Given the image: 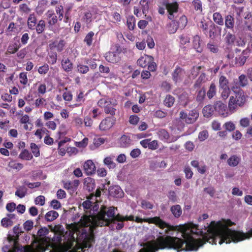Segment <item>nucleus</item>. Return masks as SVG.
<instances>
[{"instance_id": "obj_21", "label": "nucleus", "mask_w": 252, "mask_h": 252, "mask_svg": "<svg viewBox=\"0 0 252 252\" xmlns=\"http://www.w3.org/2000/svg\"><path fill=\"white\" fill-rule=\"evenodd\" d=\"M214 111V105H207L203 108L202 113L205 117L209 118L213 115Z\"/></svg>"}, {"instance_id": "obj_56", "label": "nucleus", "mask_w": 252, "mask_h": 252, "mask_svg": "<svg viewBox=\"0 0 252 252\" xmlns=\"http://www.w3.org/2000/svg\"><path fill=\"white\" fill-rule=\"evenodd\" d=\"M20 11L28 14L31 11V8L26 3H23L19 5Z\"/></svg>"}, {"instance_id": "obj_20", "label": "nucleus", "mask_w": 252, "mask_h": 252, "mask_svg": "<svg viewBox=\"0 0 252 252\" xmlns=\"http://www.w3.org/2000/svg\"><path fill=\"white\" fill-rule=\"evenodd\" d=\"M201 37L198 35H195L193 38L192 44L193 48L198 53L203 51V48L200 46Z\"/></svg>"}, {"instance_id": "obj_9", "label": "nucleus", "mask_w": 252, "mask_h": 252, "mask_svg": "<svg viewBox=\"0 0 252 252\" xmlns=\"http://www.w3.org/2000/svg\"><path fill=\"white\" fill-rule=\"evenodd\" d=\"M221 32V27L214 23H210L207 36H208L211 39H214L219 36H220Z\"/></svg>"}, {"instance_id": "obj_6", "label": "nucleus", "mask_w": 252, "mask_h": 252, "mask_svg": "<svg viewBox=\"0 0 252 252\" xmlns=\"http://www.w3.org/2000/svg\"><path fill=\"white\" fill-rule=\"evenodd\" d=\"M186 76V71L177 65L172 73V79L175 84L181 82Z\"/></svg>"}, {"instance_id": "obj_1", "label": "nucleus", "mask_w": 252, "mask_h": 252, "mask_svg": "<svg viewBox=\"0 0 252 252\" xmlns=\"http://www.w3.org/2000/svg\"><path fill=\"white\" fill-rule=\"evenodd\" d=\"M115 209L117 210V208L113 206L107 208L102 206L96 216H84L79 222L66 224V228L69 232V235L73 237V235L76 233L77 239L82 242L83 248H91L95 242L94 227L108 226L115 223V221H125V217L120 214L115 215Z\"/></svg>"}, {"instance_id": "obj_18", "label": "nucleus", "mask_w": 252, "mask_h": 252, "mask_svg": "<svg viewBox=\"0 0 252 252\" xmlns=\"http://www.w3.org/2000/svg\"><path fill=\"white\" fill-rule=\"evenodd\" d=\"M61 64L63 69L66 72H70L73 69V63L68 58L63 59Z\"/></svg>"}, {"instance_id": "obj_23", "label": "nucleus", "mask_w": 252, "mask_h": 252, "mask_svg": "<svg viewBox=\"0 0 252 252\" xmlns=\"http://www.w3.org/2000/svg\"><path fill=\"white\" fill-rule=\"evenodd\" d=\"M37 23V19L34 13L31 14L28 19V27L30 30L34 29Z\"/></svg>"}, {"instance_id": "obj_63", "label": "nucleus", "mask_w": 252, "mask_h": 252, "mask_svg": "<svg viewBox=\"0 0 252 252\" xmlns=\"http://www.w3.org/2000/svg\"><path fill=\"white\" fill-rule=\"evenodd\" d=\"M208 137V132L205 130L200 131L198 134V139L200 141H203Z\"/></svg>"}, {"instance_id": "obj_50", "label": "nucleus", "mask_w": 252, "mask_h": 252, "mask_svg": "<svg viewBox=\"0 0 252 252\" xmlns=\"http://www.w3.org/2000/svg\"><path fill=\"white\" fill-rule=\"evenodd\" d=\"M241 87H242L241 86H240V84L239 83V81L237 80H234L233 81L231 89L234 93L237 91L243 90L241 88Z\"/></svg>"}, {"instance_id": "obj_17", "label": "nucleus", "mask_w": 252, "mask_h": 252, "mask_svg": "<svg viewBox=\"0 0 252 252\" xmlns=\"http://www.w3.org/2000/svg\"><path fill=\"white\" fill-rule=\"evenodd\" d=\"M85 189L89 192L92 191L95 187V180L90 177H88L84 180Z\"/></svg>"}, {"instance_id": "obj_15", "label": "nucleus", "mask_w": 252, "mask_h": 252, "mask_svg": "<svg viewBox=\"0 0 252 252\" xmlns=\"http://www.w3.org/2000/svg\"><path fill=\"white\" fill-rule=\"evenodd\" d=\"M108 191L110 196L116 198L122 197L124 194L122 189L118 186L110 187L109 188Z\"/></svg>"}, {"instance_id": "obj_57", "label": "nucleus", "mask_w": 252, "mask_h": 252, "mask_svg": "<svg viewBox=\"0 0 252 252\" xmlns=\"http://www.w3.org/2000/svg\"><path fill=\"white\" fill-rule=\"evenodd\" d=\"M20 82L23 85H26L28 83L27 72H21L19 74Z\"/></svg>"}, {"instance_id": "obj_53", "label": "nucleus", "mask_w": 252, "mask_h": 252, "mask_svg": "<svg viewBox=\"0 0 252 252\" xmlns=\"http://www.w3.org/2000/svg\"><path fill=\"white\" fill-rule=\"evenodd\" d=\"M188 23V19L186 16L182 15L179 19L178 24L179 27L184 28Z\"/></svg>"}, {"instance_id": "obj_22", "label": "nucleus", "mask_w": 252, "mask_h": 252, "mask_svg": "<svg viewBox=\"0 0 252 252\" xmlns=\"http://www.w3.org/2000/svg\"><path fill=\"white\" fill-rule=\"evenodd\" d=\"M213 20L214 23L218 25L223 26L224 25V19L220 12H216L213 13Z\"/></svg>"}, {"instance_id": "obj_41", "label": "nucleus", "mask_w": 252, "mask_h": 252, "mask_svg": "<svg viewBox=\"0 0 252 252\" xmlns=\"http://www.w3.org/2000/svg\"><path fill=\"white\" fill-rule=\"evenodd\" d=\"M244 53V52L242 54ZM247 58L243 54H241L235 58V64L238 66L243 65L246 62Z\"/></svg>"}, {"instance_id": "obj_30", "label": "nucleus", "mask_w": 252, "mask_h": 252, "mask_svg": "<svg viewBox=\"0 0 252 252\" xmlns=\"http://www.w3.org/2000/svg\"><path fill=\"white\" fill-rule=\"evenodd\" d=\"M18 27L14 22L9 23L8 27L6 30V32L7 34L12 35L14 34L17 32Z\"/></svg>"}, {"instance_id": "obj_27", "label": "nucleus", "mask_w": 252, "mask_h": 252, "mask_svg": "<svg viewBox=\"0 0 252 252\" xmlns=\"http://www.w3.org/2000/svg\"><path fill=\"white\" fill-rule=\"evenodd\" d=\"M158 135L159 138L164 142H168V140L169 139V134L164 129H161L158 131Z\"/></svg>"}, {"instance_id": "obj_59", "label": "nucleus", "mask_w": 252, "mask_h": 252, "mask_svg": "<svg viewBox=\"0 0 252 252\" xmlns=\"http://www.w3.org/2000/svg\"><path fill=\"white\" fill-rule=\"evenodd\" d=\"M23 225L24 229L29 231L33 228V222L32 220H28L24 222Z\"/></svg>"}, {"instance_id": "obj_12", "label": "nucleus", "mask_w": 252, "mask_h": 252, "mask_svg": "<svg viewBox=\"0 0 252 252\" xmlns=\"http://www.w3.org/2000/svg\"><path fill=\"white\" fill-rule=\"evenodd\" d=\"M224 31L230 30L233 32L234 30L235 19L233 15L228 14L224 17Z\"/></svg>"}, {"instance_id": "obj_16", "label": "nucleus", "mask_w": 252, "mask_h": 252, "mask_svg": "<svg viewBox=\"0 0 252 252\" xmlns=\"http://www.w3.org/2000/svg\"><path fill=\"white\" fill-rule=\"evenodd\" d=\"M106 60L111 63H115L120 61L119 54L117 52H108L105 54Z\"/></svg>"}, {"instance_id": "obj_8", "label": "nucleus", "mask_w": 252, "mask_h": 252, "mask_svg": "<svg viewBox=\"0 0 252 252\" xmlns=\"http://www.w3.org/2000/svg\"><path fill=\"white\" fill-rule=\"evenodd\" d=\"M116 119L114 117H107L102 120L100 122L99 128L101 131H106L110 129L114 125Z\"/></svg>"}, {"instance_id": "obj_52", "label": "nucleus", "mask_w": 252, "mask_h": 252, "mask_svg": "<svg viewBox=\"0 0 252 252\" xmlns=\"http://www.w3.org/2000/svg\"><path fill=\"white\" fill-rule=\"evenodd\" d=\"M104 163L107 165L109 168H114L116 167V164L113 162L111 157H106L104 159Z\"/></svg>"}, {"instance_id": "obj_32", "label": "nucleus", "mask_w": 252, "mask_h": 252, "mask_svg": "<svg viewBox=\"0 0 252 252\" xmlns=\"http://www.w3.org/2000/svg\"><path fill=\"white\" fill-rule=\"evenodd\" d=\"M75 100L76 103L73 105V106L75 107L80 106L82 103H83L85 99L84 98V94L83 92L81 91L77 95L76 98H75Z\"/></svg>"}, {"instance_id": "obj_4", "label": "nucleus", "mask_w": 252, "mask_h": 252, "mask_svg": "<svg viewBox=\"0 0 252 252\" xmlns=\"http://www.w3.org/2000/svg\"><path fill=\"white\" fill-rule=\"evenodd\" d=\"M162 5L167 10L168 18L171 20H174L175 18L174 14L177 13L179 9V4L177 2L164 1Z\"/></svg>"}, {"instance_id": "obj_28", "label": "nucleus", "mask_w": 252, "mask_h": 252, "mask_svg": "<svg viewBox=\"0 0 252 252\" xmlns=\"http://www.w3.org/2000/svg\"><path fill=\"white\" fill-rule=\"evenodd\" d=\"M59 217V214L55 211H50L45 215V219L47 221H52Z\"/></svg>"}, {"instance_id": "obj_7", "label": "nucleus", "mask_w": 252, "mask_h": 252, "mask_svg": "<svg viewBox=\"0 0 252 252\" xmlns=\"http://www.w3.org/2000/svg\"><path fill=\"white\" fill-rule=\"evenodd\" d=\"M214 110L217 115L225 118L228 116L227 106L220 101H216L214 103Z\"/></svg>"}, {"instance_id": "obj_26", "label": "nucleus", "mask_w": 252, "mask_h": 252, "mask_svg": "<svg viewBox=\"0 0 252 252\" xmlns=\"http://www.w3.org/2000/svg\"><path fill=\"white\" fill-rule=\"evenodd\" d=\"M131 143V140L128 136L123 135L120 139V144L121 147L126 148L130 146Z\"/></svg>"}, {"instance_id": "obj_54", "label": "nucleus", "mask_w": 252, "mask_h": 252, "mask_svg": "<svg viewBox=\"0 0 252 252\" xmlns=\"http://www.w3.org/2000/svg\"><path fill=\"white\" fill-rule=\"evenodd\" d=\"M49 70V65L45 63L43 65L39 67L38 72L41 75H44L48 72Z\"/></svg>"}, {"instance_id": "obj_31", "label": "nucleus", "mask_w": 252, "mask_h": 252, "mask_svg": "<svg viewBox=\"0 0 252 252\" xmlns=\"http://www.w3.org/2000/svg\"><path fill=\"white\" fill-rule=\"evenodd\" d=\"M135 18L133 16H129L127 17L126 20V26L129 30L132 31L134 30L135 27Z\"/></svg>"}, {"instance_id": "obj_34", "label": "nucleus", "mask_w": 252, "mask_h": 252, "mask_svg": "<svg viewBox=\"0 0 252 252\" xmlns=\"http://www.w3.org/2000/svg\"><path fill=\"white\" fill-rule=\"evenodd\" d=\"M27 193V189L24 186H20L17 189L15 192V195L17 196L20 198H22L25 196Z\"/></svg>"}, {"instance_id": "obj_14", "label": "nucleus", "mask_w": 252, "mask_h": 252, "mask_svg": "<svg viewBox=\"0 0 252 252\" xmlns=\"http://www.w3.org/2000/svg\"><path fill=\"white\" fill-rule=\"evenodd\" d=\"M152 60H154V58L152 56L144 55L137 60V63L139 66L145 68L152 62Z\"/></svg>"}, {"instance_id": "obj_55", "label": "nucleus", "mask_w": 252, "mask_h": 252, "mask_svg": "<svg viewBox=\"0 0 252 252\" xmlns=\"http://www.w3.org/2000/svg\"><path fill=\"white\" fill-rule=\"evenodd\" d=\"M207 47L210 52L213 53H217L219 51L218 46L213 43H208L207 44Z\"/></svg>"}, {"instance_id": "obj_44", "label": "nucleus", "mask_w": 252, "mask_h": 252, "mask_svg": "<svg viewBox=\"0 0 252 252\" xmlns=\"http://www.w3.org/2000/svg\"><path fill=\"white\" fill-rule=\"evenodd\" d=\"M30 147L32 154L35 157H38L40 156L39 148L35 143H31Z\"/></svg>"}, {"instance_id": "obj_47", "label": "nucleus", "mask_w": 252, "mask_h": 252, "mask_svg": "<svg viewBox=\"0 0 252 252\" xmlns=\"http://www.w3.org/2000/svg\"><path fill=\"white\" fill-rule=\"evenodd\" d=\"M8 166L11 169L19 170L23 168V165L22 163L16 162L14 161H11L9 162Z\"/></svg>"}, {"instance_id": "obj_43", "label": "nucleus", "mask_w": 252, "mask_h": 252, "mask_svg": "<svg viewBox=\"0 0 252 252\" xmlns=\"http://www.w3.org/2000/svg\"><path fill=\"white\" fill-rule=\"evenodd\" d=\"M223 127L225 128V130L229 132L234 131L236 128L235 124L231 121L225 123L223 125Z\"/></svg>"}, {"instance_id": "obj_58", "label": "nucleus", "mask_w": 252, "mask_h": 252, "mask_svg": "<svg viewBox=\"0 0 252 252\" xmlns=\"http://www.w3.org/2000/svg\"><path fill=\"white\" fill-rule=\"evenodd\" d=\"M141 207L144 209H152L153 208V204L149 201L143 200L141 203Z\"/></svg>"}, {"instance_id": "obj_45", "label": "nucleus", "mask_w": 252, "mask_h": 252, "mask_svg": "<svg viewBox=\"0 0 252 252\" xmlns=\"http://www.w3.org/2000/svg\"><path fill=\"white\" fill-rule=\"evenodd\" d=\"M206 95L205 89L203 88L199 90L196 96V101L199 102H201L204 99Z\"/></svg>"}, {"instance_id": "obj_3", "label": "nucleus", "mask_w": 252, "mask_h": 252, "mask_svg": "<svg viewBox=\"0 0 252 252\" xmlns=\"http://www.w3.org/2000/svg\"><path fill=\"white\" fill-rule=\"evenodd\" d=\"M235 96H231L228 102V108L230 111H234L237 105L243 106L246 101V97L243 90L234 92Z\"/></svg>"}, {"instance_id": "obj_36", "label": "nucleus", "mask_w": 252, "mask_h": 252, "mask_svg": "<svg viewBox=\"0 0 252 252\" xmlns=\"http://www.w3.org/2000/svg\"><path fill=\"white\" fill-rule=\"evenodd\" d=\"M228 80L224 76H221L219 78V87L220 89L229 88Z\"/></svg>"}, {"instance_id": "obj_60", "label": "nucleus", "mask_w": 252, "mask_h": 252, "mask_svg": "<svg viewBox=\"0 0 252 252\" xmlns=\"http://www.w3.org/2000/svg\"><path fill=\"white\" fill-rule=\"evenodd\" d=\"M93 13L89 10L86 11L83 16V19L87 23H90L92 20Z\"/></svg>"}, {"instance_id": "obj_5", "label": "nucleus", "mask_w": 252, "mask_h": 252, "mask_svg": "<svg viewBox=\"0 0 252 252\" xmlns=\"http://www.w3.org/2000/svg\"><path fill=\"white\" fill-rule=\"evenodd\" d=\"M199 114L195 109L190 111L189 114L182 111L180 113V117L184 120L187 124H192L198 118Z\"/></svg>"}, {"instance_id": "obj_37", "label": "nucleus", "mask_w": 252, "mask_h": 252, "mask_svg": "<svg viewBox=\"0 0 252 252\" xmlns=\"http://www.w3.org/2000/svg\"><path fill=\"white\" fill-rule=\"evenodd\" d=\"M210 23L206 22L205 21H201L199 24V28L206 35H207L208 30L210 27Z\"/></svg>"}, {"instance_id": "obj_46", "label": "nucleus", "mask_w": 252, "mask_h": 252, "mask_svg": "<svg viewBox=\"0 0 252 252\" xmlns=\"http://www.w3.org/2000/svg\"><path fill=\"white\" fill-rule=\"evenodd\" d=\"M111 102L110 100L105 98L100 99L97 102V105L98 106L103 108L109 105V104H111Z\"/></svg>"}, {"instance_id": "obj_13", "label": "nucleus", "mask_w": 252, "mask_h": 252, "mask_svg": "<svg viewBox=\"0 0 252 252\" xmlns=\"http://www.w3.org/2000/svg\"><path fill=\"white\" fill-rule=\"evenodd\" d=\"M83 169L87 175L94 174L96 171V167L94 163L92 160H87L83 165Z\"/></svg>"}, {"instance_id": "obj_42", "label": "nucleus", "mask_w": 252, "mask_h": 252, "mask_svg": "<svg viewBox=\"0 0 252 252\" xmlns=\"http://www.w3.org/2000/svg\"><path fill=\"white\" fill-rule=\"evenodd\" d=\"M94 32L92 31L90 32L85 36L84 41L87 46H90L92 44Z\"/></svg>"}, {"instance_id": "obj_40", "label": "nucleus", "mask_w": 252, "mask_h": 252, "mask_svg": "<svg viewBox=\"0 0 252 252\" xmlns=\"http://www.w3.org/2000/svg\"><path fill=\"white\" fill-rule=\"evenodd\" d=\"M76 70L81 74H86L89 71V67L88 65L79 63L77 65Z\"/></svg>"}, {"instance_id": "obj_11", "label": "nucleus", "mask_w": 252, "mask_h": 252, "mask_svg": "<svg viewBox=\"0 0 252 252\" xmlns=\"http://www.w3.org/2000/svg\"><path fill=\"white\" fill-rule=\"evenodd\" d=\"M46 16L47 20L48 27L49 29H51L53 26L58 22L59 18L53 10H48L46 13Z\"/></svg>"}, {"instance_id": "obj_61", "label": "nucleus", "mask_w": 252, "mask_h": 252, "mask_svg": "<svg viewBox=\"0 0 252 252\" xmlns=\"http://www.w3.org/2000/svg\"><path fill=\"white\" fill-rule=\"evenodd\" d=\"M1 223L3 226L7 227L12 226L13 223L12 220H10V219L4 218L1 220Z\"/></svg>"}, {"instance_id": "obj_10", "label": "nucleus", "mask_w": 252, "mask_h": 252, "mask_svg": "<svg viewBox=\"0 0 252 252\" xmlns=\"http://www.w3.org/2000/svg\"><path fill=\"white\" fill-rule=\"evenodd\" d=\"M80 182L78 180H74L72 181H68L63 182V188L67 190L70 194H73L77 189Z\"/></svg>"}, {"instance_id": "obj_35", "label": "nucleus", "mask_w": 252, "mask_h": 252, "mask_svg": "<svg viewBox=\"0 0 252 252\" xmlns=\"http://www.w3.org/2000/svg\"><path fill=\"white\" fill-rule=\"evenodd\" d=\"M191 5L196 11L202 12V3L200 0H193L191 2Z\"/></svg>"}, {"instance_id": "obj_19", "label": "nucleus", "mask_w": 252, "mask_h": 252, "mask_svg": "<svg viewBox=\"0 0 252 252\" xmlns=\"http://www.w3.org/2000/svg\"><path fill=\"white\" fill-rule=\"evenodd\" d=\"M224 32H225L224 35H225L224 38L226 42L228 44H232L234 43L236 39V36L234 34V31L232 32L230 30H226L224 31Z\"/></svg>"}, {"instance_id": "obj_39", "label": "nucleus", "mask_w": 252, "mask_h": 252, "mask_svg": "<svg viewBox=\"0 0 252 252\" xmlns=\"http://www.w3.org/2000/svg\"><path fill=\"white\" fill-rule=\"evenodd\" d=\"M175 102L174 97L171 95H167L164 100V105L168 107H171L173 106V104Z\"/></svg>"}, {"instance_id": "obj_29", "label": "nucleus", "mask_w": 252, "mask_h": 252, "mask_svg": "<svg viewBox=\"0 0 252 252\" xmlns=\"http://www.w3.org/2000/svg\"><path fill=\"white\" fill-rule=\"evenodd\" d=\"M171 211L173 216L177 218L180 217L182 213L181 207L179 205L172 206L171 207Z\"/></svg>"}, {"instance_id": "obj_2", "label": "nucleus", "mask_w": 252, "mask_h": 252, "mask_svg": "<svg viewBox=\"0 0 252 252\" xmlns=\"http://www.w3.org/2000/svg\"><path fill=\"white\" fill-rule=\"evenodd\" d=\"M137 222H148L149 223H153L156 224L160 229H163L166 227L167 229L165 230V233L168 234L170 231L175 230V227L173 225H170L162 220L159 217H155L153 218H148L141 219L136 217L134 220Z\"/></svg>"}, {"instance_id": "obj_51", "label": "nucleus", "mask_w": 252, "mask_h": 252, "mask_svg": "<svg viewBox=\"0 0 252 252\" xmlns=\"http://www.w3.org/2000/svg\"><path fill=\"white\" fill-rule=\"evenodd\" d=\"M104 111L106 114H110L111 116V117H113L115 115L116 109L111 106L110 104H109L104 108Z\"/></svg>"}, {"instance_id": "obj_49", "label": "nucleus", "mask_w": 252, "mask_h": 252, "mask_svg": "<svg viewBox=\"0 0 252 252\" xmlns=\"http://www.w3.org/2000/svg\"><path fill=\"white\" fill-rule=\"evenodd\" d=\"M55 10L57 14L59 15V21H62L63 17V8L62 5H58L56 6Z\"/></svg>"}, {"instance_id": "obj_24", "label": "nucleus", "mask_w": 252, "mask_h": 252, "mask_svg": "<svg viewBox=\"0 0 252 252\" xmlns=\"http://www.w3.org/2000/svg\"><path fill=\"white\" fill-rule=\"evenodd\" d=\"M241 158L236 155L231 156L227 159L228 164L232 167L237 166L240 163Z\"/></svg>"}, {"instance_id": "obj_48", "label": "nucleus", "mask_w": 252, "mask_h": 252, "mask_svg": "<svg viewBox=\"0 0 252 252\" xmlns=\"http://www.w3.org/2000/svg\"><path fill=\"white\" fill-rule=\"evenodd\" d=\"M242 87H245L248 84V80L247 76L244 74L240 75L238 80Z\"/></svg>"}, {"instance_id": "obj_38", "label": "nucleus", "mask_w": 252, "mask_h": 252, "mask_svg": "<svg viewBox=\"0 0 252 252\" xmlns=\"http://www.w3.org/2000/svg\"><path fill=\"white\" fill-rule=\"evenodd\" d=\"M45 26L46 24L44 20H40V21H39L35 28L36 32L38 34H40L42 33L45 30Z\"/></svg>"}, {"instance_id": "obj_64", "label": "nucleus", "mask_w": 252, "mask_h": 252, "mask_svg": "<svg viewBox=\"0 0 252 252\" xmlns=\"http://www.w3.org/2000/svg\"><path fill=\"white\" fill-rule=\"evenodd\" d=\"M65 44L64 40L63 39L60 40L59 42H57V45H55V46H56L58 52H61L63 50Z\"/></svg>"}, {"instance_id": "obj_33", "label": "nucleus", "mask_w": 252, "mask_h": 252, "mask_svg": "<svg viewBox=\"0 0 252 252\" xmlns=\"http://www.w3.org/2000/svg\"><path fill=\"white\" fill-rule=\"evenodd\" d=\"M216 86L215 83H212L206 94L209 99L213 98L216 94Z\"/></svg>"}, {"instance_id": "obj_25", "label": "nucleus", "mask_w": 252, "mask_h": 252, "mask_svg": "<svg viewBox=\"0 0 252 252\" xmlns=\"http://www.w3.org/2000/svg\"><path fill=\"white\" fill-rule=\"evenodd\" d=\"M19 158L22 160H30L32 158L33 156L28 150L24 149L19 155Z\"/></svg>"}, {"instance_id": "obj_62", "label": "nucleus", "mask_w": 252, "mask_h": 252, "mask_svg": "<svg viewBox=\"0 0 252 252\" xmlns=\"http://www.w3.org/2000/svg\"><path fill=\"white\" fill-rule=\"evenodd\" d=\"M105 142V139L101 137L94 138L93 140V144L95 147H98L103 144Z\"/></svg>"}]
</instances>
